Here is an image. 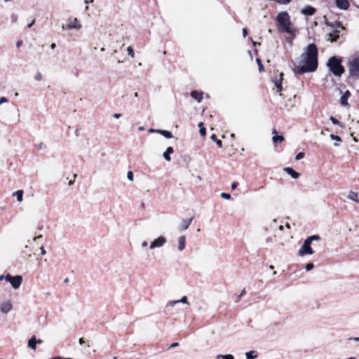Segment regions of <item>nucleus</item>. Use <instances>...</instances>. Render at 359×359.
Wrapping results in <instances>:
<instances>
[{
  "instance_id": "6e6552de",
  "label": "nucleus",
  "mask_w": 359,
  "mask_h": 359,
  "mask_svg": "<svg viewBox=\"0 0 359 359\" xmlns=\"http://www.w3.org/2000/svg\"><path fill=\"white\" fill-rule=\"evenodd\" d=\"M167 242L165 237L161 236L152 241L150 244V249H154L156 248H161Z\"/></svg>"
},
{
  "instance_id": "20e7f679",
  "label": "nucleus",
  "mask_w": 359,
  "mask_h": 359,
  "mask_svg": "<svg viewBox=\"0 0 359 359\" xmlns=\"http://www.w3.org/2000/svg\"><path fill=\"white\" fill-rule=\"evenodd\" d=\"M348 77L353 80L359 79V55H355L347 63Z\"/></svg>"
},
{
  "instance_id": "2f4dec72",
  "label": "nucleus",
  "mask_w": 359,
  "mask_h": 359,
  "mask_svg": "<svg viewBox=\"0 0 359 359\" xmlns=\"http://www.w3.org/2000/svg\"><path fill=\"white\" fill-rule=\"evenodd\" d=\"M198 126L200 128V130H199L200 134L202 136H205L206 135V130L203 127V123L202 122L199 123Z\"/></svg>"
},
{
  "instance_id": "c756f323",
  "label": "nucleus",
  "mask_w": 359,
  "mask_h": 359,
  "mask_svg": "<svg viewBox=\"0 0 359 359\" xmlns=\"http://www.w3.org/2000/svg\"><path fill=\"white\" fill-rule=\"evenodd\" d=\"M284 140V137L283 135H274L273 137V142L275 143H277V142H281Z\"/></svg>"
},
{
  "instance_id": "f03ea898",
  "label": "nucleus",
  "mask_w": 359,
  "mask_h": 359,
  "mask_svg": "<svg viewBox=\"0 0 359 359\" xmlns=\"http://www.w3.org/2000/svg\"><path fill=\"white\" fill-rule=\"evenodd\" d=\"M276 21L278 23V31L282 33L290 34L292 39L296 36V29L293 27L290 17L287 12L283 11L278 14Z\"/></svg>"
},
{
  "instance_id": "13d9d810",
  "label": "nucleus",
  "mask_w": 359,
  "mask_h": 359,
  "mask_svg": "<svg viewBox=\"0 0 359 359\" xmlns=\"http://www.w3.org/2000/svg\"><path fill=\"white\" fill-rule=\"evenodd\" d=\"M93 1H94V0H85L84 3L88 4L89 3H93Z\"/></svg>"
},
{
  "instance_id": "f3484780",
  "label": "nucleus",
  "mask_w": 359,
  "mask_h": 359,
  "mask_svg": "<svg viewBox=\"0 0 359 359\" xmlns=\"http://www.w3.org/2000/svg\"><path fill=\"white\" fill-rule=\"evenodd\" d=\"M12 309V304L10 302H6L1 304V311L4 313H8Z\"/></svg>"
},
{
  "instance_id": "37998d69",
  "label": "nucleus",
  "mask_w": 359,
  "mask_h": 359,
  "mask_svg": "<svg viewBox=\"0 0 359 359\" xmlns=\"http://www.w3.org/2000/svg\"><path fill=\"white\" fill-rule=\"evenodd\" d=\"M304 157V152H299L295 157L296 160H300Z\"/></svg>"
},
{
  "instance_id": "864d4df0",
  "label": "nucleus",
  "mask_w": 359,
  "mask_h": 359,
  "mask_svg": "<svg viewBox=\"0 0 359 359\" xmlns=\"http://www.w3.org/2000/svg\"><path fill=\"white\" fill-rule=\"evenodd\" d=\"M178 345H179V344L177 342H175L170 345V348H172L177 347Z\"/></svg>"
},
{
  "instance_id": "4be33fe9",
  "label": "nucleus",
  "mask_w": 359,
  "mask_h": 359,
  "mask_svg": "<svg viewBox=\"0 0 359 359\" xmlns=\"http://www.w3.org/2000/svg\"><path fill=\"white\" fill-rule=\"evenodd\" d=\"M180 302L183 303V304H188L187 297L186 296H184L180 300H175V301L170 302L169 304L170 306H174L175 305H176L177 304H178Z\"/></svg>"
},
{
  "instance_id": "473e14b6",
  "label": "nucleus",
  "mask_w": 359,
  "mask_h": 359,
  "mask_svg": "<svg viewBox=\"0 0 359 359\" xmlns=\"http://www.w3.org/2000/svg\"><path fill=\"white\" fill-rule=\"evenodd\" d=\"M256 62H257V63L258 65V67H259V71L260 72H264V65L262 63L261 59L260 58H257L256 59Z\"/></svg>"
},
{
  "instance_id": "e2e57ef3",
  "label": "nucleus",
  "mask_w": 359,
  "mask_h": 359,
  "mask_svg": "<svg viewBox=\"0 0 359 359\" xmlns=\"http://www.w3.org/2000/svg\"><path fill=\"white\" fill-rule=\"evenodd\" d=\"M42 238V236H41V235H40V236H36V237H34V241H36V240H38V239H39V238Z\"/></svg>"
},
{
  "instance_id": "0e129e2a",
  "label": "nucleus",
  "mask_w": 359,
  "mask_h": 359,
  "mask_svg": "<svg viewBox=\"0 0 359 359\" xmlns=\"http://www.w3.org/2000/svg\"><path fill=\"white\" fill-rule=\"evenodd\" d=\"M5 276L4 275H1L0 276V280H3L4 279H5Z\"/></svg>"
},
{
  "instance_id": "774afa93",
  "label": "nucleus",
  "mask_w": 359,
  "mask_h": 359,
  "mask_svg": "<svg viewBox=\"0 0 359 359\" xmlns=\"http://www.w3.org/2000/svg\"><path fill=\"white\" fill-rule=\"evenodd\" d=\"M41 343H42V340L41 339L36 340V344H41Z\"/></svg>"
},
{
  "instance_id": "412c9836",
  "label": "nucleus",
  "mask_w": 359,
  "mask_h": 359,
  "mask_svg": "<svg viewBox=\"0 0 359 359\" xmlns=\"http://www.w3.org/2000/svg\"><path fill=\"white\" fill-rule=\"evenodd\" d=\"M156 133L161 134L168 139H170L173 137L172 133L168 130L156 129Z\"/></svg>"
},
{
  "instance_id": "5701e85b",
  "label": "nucleus",
  "mask_w": 359,
  "mask_h": 359,
  "mask_svg": "<svg viewBox=\"0 0 359 359\" xmlns=\"http://www.w3.org/2000/svg\"><path fill=\"white\" fill-rule=\"evenodd\" d=\"M36 337L33 336L28 341V346L33 350H36Z\"/></svg>"
},
{
  "instance_id": "f704fd0d",
  "label": "nucleus",
  "mask_w": 359,
  "mask_h": 359,
  "mask_svg": "<svg viewBox=\"0 0 359 359\" xmlns=\"http://www.w3.org/2000/svg\"><path fill=\"white\" fill-rule=\"evenodd\" d=\"M314 268V265L313 263H309L305 266V269L306 271H309Z\"/></svg>"
},
{
  "instance_id": "4d7b16f0",
  "label": "nucleus",
  "mask_w": 359,
  "mask_h": 359,
  "mask_svg": "<svg viewBox=\"0 0 359 359\" xmlns=\"http://www.w3.org/2000/svg\"><path fill=\"white\" fill-rule=\"evenodd\" d=\"M147 245H148V243H147V241H143V242L142 243V248H145V247H147Z\"/></svg>"
},
{
  "instance_id": "dca6fc26",
  "label": "nucleus",
  "mask_w": 359,
  "mask_h": 359,
  "mask_svg": "<svg viewBox=\"0 0 359 359\" xmlns=\"http://www.w3.org/2000/svg\"><path fill=\"white\" fill-rule=\"evenodd\" d=\"M283 73H280L279 74V78H276L274 80H273V83H274V85L277 88V90L278 92H280L282 90H283V87H282V81H283Z\"/></svg>"
},
{
  "instance_id": "7c9ffc66",
  "label": "nucleus",
  "mask_w": 359,
  "mask_h": 359,
  "mask_svg": "<svg viewBox=\"0 0 359 359\" xmlns=\"http://www.w3.org/2000/svg\"><path fill=\"white\" fill-rule=\"evenodd\" d=\"M330 120L331 121V122L334 124V125H338L341 127H344V125L340 122L336 118H334V116H330Z\"/></svg>"
},
{
  "instance_id": "de8ad7c7",
  "label": "nucleus",
  "mask_w": 359,
  "mask_h": 359,
  "mask_svg": "<svg viewBox=\"0 0 359 359\" xmlns=\"http://www.w3.org/2000/svg\"><path fill=\"white\" fill-rule=\"evenodd\" d=\"M238 184L236 182H233L232 184H231V189H236L237 188V187H238Z\"/></svg>"
},
{
  "instance_id": "1a4fd4ad",
  "label": "nucleus",
  "mask_w": 359,
  "mask_h": 359,
  "mask_svg": "<svg viewBox=\"0 0 359 359\" xmlns=\"http://www.w3.org/2000/svg\"><path fill=\"white\" fill-rule=\"evenodd\" d=\"M325 24L327 26H329L332 28V29H341V30H345L346 28L342 25L341 22L340 21H334V22H329L327 20L325 21Z\"/></svg>"
},
{
  "instance_id": "49530a36",
  "label": "nucleus",
  "mask_w": 359,
  "mask_h": 359,
  "mask_svg": "<svg viewBox=\"0 0 359 359\" xmlns=\"http://www.w3.org/2000/svg\"><path fill=\"white\" fill-rule=\"evenodd\" d=\"M36 147L38 149H42L43 147H45L44 144L42 142L39 143Z\"/></svg>"
},
{
  "instance_id": "72a5a7b5",
  "label": "nucleus",
  "mask_w": 359,
  "mask_h": 359,
  "mask_svg": "<svg viewBox=\"0 0 359 359\" xmlns=\"http://www.w3.org/2000/svg\"><path fill=\"white\" fill-rule=\"evenodd\" d=\"M306 239L308 241H309L311 243H312L313 241H319L320 239V238L318 235H313V236H309Z\"/></svg>"
},
{
  "instance_id": "bb28decb",
  "label": "nucleus",
  "mask_w": 359,
  "mask_h": 359,
  "mask_svg": "<svg viewBox=\"0 0 359 359\" xmlns=\"http://www.w3.org/2000/svg\"><path fill=\"white\" fill-rule=\"evenodd\" d=\"M23 194L24 192L22 190H18L13 194V195L16 196L18 202H22L23 199Z\"/></svg>"
},
{
  "instance_id": "f257e3e1",
  "label": "nucleus",
  "mask_w": 359,
  "mask_h": 359,
  "mask_svg": "<svg viewBox=\"0 0 359 359\" xmlns=\"http://www.w3.org/2000/svg\"><path fill=\"white\" fill-rule=\"evenodd\" d=\"M318 50L316 45L313 43L309 44L301 55L299 65L293 69V72L296 74L315 72L318 65Z\"/></svg>"
},
{
  "instance_id": "a211bd4d",
  "label": "nucleus",
  "mask_w": 359,
  "mask_h": 359,
  "mask_svg": "<svg viewBox=\"0 0 359 359\" xmlns=\"http://www.w3.org/2000/svg\"><path fill=\"white\" fill-rule=\"evenodd\" d=\"M191 97L194 100H197L200 102L203 99V93H199L196 90H193L191 92Z\"/></svg>"
},
{
  "instance_id": "e433bc0d",
  "label": "nucleus",
  "mask_w": 359,
  "mask_h": 359,
  "mask_svg": "<svg viewBox=\"0 0 359 359\" xmlns=\"http://www.w3.org/2000/svg\"><path fill=\"white\" fill-rule=\"evenodd\" d=\"M133 172L131 171V170H129L127 173V178L128 180L130 181H133Z\"/></svg>"
},
{
  "instance_id": "9b49d317",
  "label": "nucleus",
  "mask_w": 359,
  "mask_h": 359,
  "mask_svg": "<svg viewBox=\"0 0 359 359\" xmlns=\"http://www.w3.org/2000/svg\"><path fill=\"white\" fill-rule=\"evenodd\" d=\"M22 282V277L21 276L17 275L13 277V278L11 281V284L14 289H18L20 287Z\"/></svg>"
},
{
  "instance_id": "39448f33",
  "label": "nucleus",
  "mask_w": 359,
  "mask_h": 359,
  "mask_svg": "<svg viewBox=\"0 0 359 359\" xmlns=\"http://www.w3.org/2000/svg\"><path fill=\"white\" fill-rule=\"evenodd\" d=\"M311 243L306 239L301 248L298 251V255L303 257L306 255H313L315 252L311 247Z\"/></svg>"
},
{
  "instance_id": "8fccbe9b",
  "label": "nucleus",
  "mask_w": 359,
  "mask_h": 359,
  "mask_svg": "<svg viewBox=\"0 0 359 359\" xmlns=\"http://www.w3.org/2000/svg\"><path fill=\"white\" fill-rule=\"evenodd\" d=\"M40 250H41V255H45L46 254V251L43 247H41Z\"/></svg>"
},
{
  "instance_id": "6ab92c4d",
  "label": "nucleus",
  "mask_w": 359,
  "mask_h": 359,
  "mask_svg": "<svg viewBox=\"0 0 359 359\" xmlns=\"http://www.w3.org/2000/svg\"><path fill=\"white\" fill-rule=\"evenodd\" d=\"M173 152H174V149H173V148H172V147H168L166 149L165 151L163 153V158H164L166 161H170V159H171V158H170V155L171 154H172Z\"/></svg>"
},
{
  "instance_id": "aec40b11",
  "label": "nucleus",
  "mask_w": 359,
  "mask_h": 359,
  "mask_svg": "<svg viewBox=\"0 0 359 359\" xmlns=\"http://www.w3.org/2000/svg\"><path fill=\"white\" fill-rule=\"evenodd\" d=\"M186 245V237L185 236H181L179 238V245L178 249L180 251H182L185 248Z\"/></svg>"
},
{
  "instance_id": "052dcab7",
  "label": "nucleus",
  "mask_w": 359,
  "mask_h": 359,
  "mask_svg": "<svg viewBox=\"0 0 359 359\" xmlns=\"http://www.w3.org/2000/svg\"><path fill=\"white\" fill-rule=\"evenodd\" d=\"M79 344H84V340H83V338L79 339Z\"/></svg>"
},
{
  "instance_id": "a878e982",
  "label": "nucleus",
  "mask_w": 359,
  "mask_h": 359,
  "mask_svg": "<svg viewBox=\"0 0 359 359\" xmlns=\"http://www.w3.org/2000/svg\"><path fill=\"white\" fill-rule=\"evenodd\" d=\"M246 359H255L257 358V354L255 351H250L245 353Z\"/></svg>"
},
{
  "instance_id": "ea45409f",
  "label": "nucleus",
  "mask_w": 359,
  "mask_h": 359,
  "mask_svg": "<svg viewBox=\"0 0 359 359\" xmlns=\"http://www.w3.org/2000/svg\"><path fill=\"white\" fill-rule=\"evenodd\" d=\"M280 4H288L292 0H275Z\"/></svg>"
},
{
  "instance_id": "3c124183",
  "label": "nucleus",
  "mask_w": 359,
  "mask_h": 359,
  "mask_svg": "<svg viewBox=\"0 0 359 359\" xmlns=\"http://www.w3.org/2000/svg\"><path fill=\"white\" fill-rule=\"evenodd\" d=\"M22 44V41L21 40H19L17 41L16 43V47L17 48H20Z\"/></svg>"
},
{
  "instance_id": "79ce46f5",
  "label": "nucleus",
  "mask_w": 359,
  "mask_h": 359,
  "mask_svg": "<svg viewBox=\"0 0 359 359\" xmlns=\"http://www.w3.org/2000/svg\"><path fill=\"white\" fill-rule=\"evenodd\" d=\"M18 15L16 14H12L11 16V19L12 22L15 23L18 21Z\"/></svg>"
},
{
  "instance_id": "7ed1b4c3",
  "label": "nucleus",
  "mask_w": 359,
  "mask_h": 359,
  "mask_svg": "<svg viewBox=\"0 0 359 359\" xmlns=\"http://www.w3.org/2000/svg\"><path fill=\"white\" fill-rule=\"evenodd\" d=\"M327 67L334 76L340 77L344 72L345 68L342 65V58L337 56H332L327 62Z\"/></svg>"
},
{
  "instance_id": "680f3d73",
  "label": "nucleus",
  "mask_w": 359,
  "mask_h": 359,
  "mask_svg": "<svg viewBox=\"0 0 359 359\" xmlns=\"http://www.w3.org/2000/svg\"><path fill=\"white\" fill-rule=\"evenodd\" d=\"M149 133H156V130L151 128V129L149 130Z\"/></svg>"
},
{
  "instance_id": "69168bd1",
  "label": "nucleus",
  "mask_w": 359,
  "mask_h": 359,
  "mask_svg": "<svg viewBox=\"0 0 359 359\" xmlns=\"http://www.w3.org/2000/svg\"><path fill=\"white\" fill-rule=\"evenodd\" d=\"M50 48L52 49H54L55 48V43H53L51 45H50Z\"/></svg>"
},
{
  "instance_id": "b1692460",
  "label": "nucleus",
  "mask_w": 359,
  "mask_h": 359,
  "mask_svg": "<svg viewBox=\"0 0 359 359\" xmlns=\"http://www.w3.org/2000/svg\"><path fill=\"white\" fill-rule=\"evenodd\" d=\"M330 137L331 140H334V141H336L334 143V147H338L339 146V143L341 142V138L338 136V135H335L334 134H331L330 135Z\"/></svg>"
},
{
  "instance_id": "423d86ee",
  "label": "nucleus",
  "mask_w": 359,
  "mask_h": 359,
  "mask_svg": "<svg viewBox=\"0 0 359 359\" xmlns=\"http://www.w3.org/2000/svg\"><path fill=\"white\" fill-rule=\"evenodd\" d=\"M344 30L341 29H332V32L327 35V41H329L331 43L336 42L340 36H344Z\"/></svg>"
},
{
  "instance_id": "c9c22d12",
  "label": "nucleus",
  "mask_w": 359,
  "mask_h": 359,
  "mask_svg": "<svg viewBox=\"0 0 359 359\" xmlns=\"http://www.w3.org/2000/svg\"><path fill=\"white\" fill-rule=\"evenodd\" d=\"M127 51H128V53L129 55H130L132 57H134V55H135L134 50L131 46H128L127 48Z\"/></svg>"
},
{
  "instance_id": "f8f14e48",
  "label": "nucleus",
  "mask_w": 359,
  "mask_h": 359,
  "mask_svg": "<svg viewBox=\"0 0 359 359\" xmlns=\"http://www.w3.org/2000/svg\"><path fill=\"white\" fill-rule=\"evenodd\" d=\"M316 10L311 6H305L301 11V13L306 15H313L316 13Z\"/></svg>"
},
{
  "instance_id": "9d476101",
  "label": "nucleus",
  "mask_w": 359,
  "mask_h": 359,
  "mask_svg": "<svg viewBox=\"0 0 359 359\" xmlns=\"http://www.w3.org/2000/svg\"><path fill=\"white\" fill-rule=\"evenodd\" d=\"M335 4L338 8L344 11L347 10L350 6L348 0H335Z\"/></svg>"
},
{
  "instance_id": "5fc2aeb1",
  "label": "nucleus",
  "mask_w": 359,
  "mask_h": 359,
  "mask_svg": "<svg viewBox=\"0 0 359 359\" xmlns=\"http://www.w3.org/2000/svg\"><path fill=\"white\" fill-rule=\"evenodd\" d=\"M348 339L359 342V337H350Z\"/></svg>"
},
{
  "instance_id": "4c0bfd02",
  "label": "nucleus",
  "mask_w": 359,
  "mask_h": 359,
  "mask_svg": "<svg viewBox=\"0 0 359 359\" xmlns=\"http://www.w3.org/2000/svg\"><path fill=\"white\" fill-rule=\"evenodd\" d=\"M34 79L38 81H41L42 80V74L40 72H37L34 75Z\"/></svg>"
},
{
  "instance_id": "6e6d98bb",
  "label": "nucleus",
  "mask_w": 359,
  "mask_h": 359,
  "mask_svg": "<svg viewBox=\"0 0 359 359\" xmlns=\"http://www.w3.org/2000/svg\"><path fill=\"white\" fill-rule=\"evenodd\" d=\"M35 23V19H34L29 24H28L27 27L29 28L32 27V26Z\"/></svg>"
},
{
  "instance_id": "393cba45",
  "label": "nucleus",
  "mask_w": 359,
  "mask_h": 359,
  "mask_svg": "<svg viewBox=\"0 0 359 359\" xmlns=\"http://www.w3.org/2000/svg\"><path fill=\"white\" fill-rule=\"evenodd\" d=\"M347 198L349 199V200H351L353 201H355L356 203H358V193L356 192H354V191H350L348 193V195L347 196Z\"/></svg>"
},
{
  "instance_id": "bf43d9fd",
  "label": "nucleus",
  "mask_w": 359,
  "mask_h": 359,
  "mask_svg": "<svg viewBox=\"0 0 359 359\" xmlns=\"http://www.w3.org/2000/svg\"><path fill=\"white\" fill-rule=\"evenodd\" d=\"M75 135L78 137L79 135V130L78 129H76L75 130Z\"/></svg>"
},
{
  "instance_id": "a18cd8bd",
  "label": "nucleus",
  "mask_w": 359,
  "mask_h": 359,
  "mask_svg": "<svg viewBox=\"0 0 359 359\" xmlns=\"http://www.w3.org/2000/svg\"><path fill=\"white\" fill-rule=\"evenodd\" d=\"M6 102H8V99H7L6 97H1L0 98V104H4V103H6Z\"/></svg>"
},
{
  "instance_id": "58836bf2",
  "label": "nucleus",
  "mask_w": 359,
  "mask_h": 359,
  "mask_svg": "<svg viewBox=\"0 0 359 359\" xmlns=\"http://www.w3.org/2000/svg\"><path fill=\"white\" fill-rule=\"evenodd\" d=\"M221 197L224 198V199L229 200V199L231 198V195L229 194L223 192V193L221 194Z\"/></svg>"
},
{
  "instance_id": "a19ab883",
  "label": "nucleus",
  "mask_w": 359,
  "mask_h": 359,
  "mask_svg": "<svg viewBox=\"0 0 359 359\" xmlns=\"http://www.w3.org/2000/svg\"><path fill=\"white\" fill-rule=\"evenodd\" d=\"M245 293H246V292H245V289L244 288V289H243V290H242V291H241V294L238 296L236 302H238V301H240L241 298L243 295H245Z\"/></svg>"
},
{
  "instance_id": "ddd939ff",
  "label": "nucleus",
  "mask_w": 359,
  "mask_h": 359,
  "mask_svg": "<svg viewBox=\"0 0 359 359\" xmlns=\"http://www.w3.org/2000/svg\"><path fill=\"white\" fill-rule=\"evenodd\" d=\"M193 220V218H189L183 219L179 226V229L181 231L186 230L190 226Z\"/></svg>"
},
{
  "instance_id": "338daca9",
  "label": "nucleus",
  "mask_w": 359,
  "mask_h": 359,
  "mask_svg": "<svg viewBox=\"0 0 359 359\" xmlns=\"http://www.w3.org/2000/svg\"><path fill=\"white\" fill-rule=\"evenodd\" d=\"M257 44H258V45H259V43H257V42H255V41H252V45H253L254 46H256Z\"/></svg>"
},
{
  "instance_id": "603ef678",
  "label": "nucleus",
  "mask_w": 359,
  "mask_h": 359,
  "mask_svg": "<svg viewBox=\"0 0 359 359\" xmlns=\"http://www.w3.org/2000/svg\"><path fill=\"white\" fill-rule=\"evenodd\" d=\"M113 116L115 118H119L121 116V114H118V113H115V114H113Z\"/></svg>"
},
{
  "instance_id": "0eeeda50",
  "label": "nucleus",
  "mask_w": 359,
  "mask_h": 359,
  "mask_svg": "<svg viewBox=\"0 0 359 359\" xmlns=\"http://www.w3.org/2000/svg\"><path fill=\"white\" fill-rule=\"evenodd\" d=\"M62 29H80L81 28V25L80 21L77 18H74L73 20H71L68 24L62 25Z\"/></svg>"
},
{
  "instance_id": "4468645a",
  "label": "nucleus",
  "mask_w": 359,
  "mask_h": 359,
  "mask_svg": "<svg viewBox=\"0 0 359 359\" xmlns=\"http://www.w3.org/2000/svg\"><path fill=\"white\" fill-rule=\"evenodd\" d=\"M283 170L290 175L293 179H297L299 177V173L296 172L293 168L290 167H285Z\"/></svg>"
},
{
  "instance_id": "09e8293b",
  "label": "nucleus",
  "mask_w": 359,
  "mask_h": 359,
  "mask_svg": "<svg viewBox=\"0 0 359 359\" xmlns=\"http://www.w3.org/2000/svg\"><path fill=\"white\" fill-rule=\"evenodd\" d=\"M243 37H246L248 35V29L246 28H243L242 29Z\"/></svg>"
},
{
  "instance_id": "2eb2a0df",
  "label": "nucleus",
  "mask_w": 359,
  "mask_h": 359,
  "mask_svg": "<svg viewBox=\"0 0 359 359\" xmlns=\"http://www.w3.org/2000/svg\"><path fill=\"white\" fill-rule=\"evenodd\" d=\"M351 96V93L349 90H346L344 93L340 97V103L342 106L348 105V99Z\"/></svg>"
},
{
  "instance_id": "cd10ccee",
  "label": "nucleus",
  "mask_w": 359,
  "mask_h": 359,
  "mask_svg": "<svg viewBox=\"0 0 359 359\" xmlns=\"http://www.w3.org/2000/svg\"><path fill=\"white\" fill-rule=\"evenodd\" d=\"M211 140L216 142L219 148H222V142L217 138L215 134H212L210 137Z\"/></svg>"
},
{
  "instance_id": "c85d7f7f",
  "label": "nucleus",
  "mask_w": 359,
  "mask_h": 359,
  "mask_svg": "<svg viewBox=\"0 0 359 359\" xmlns=\"http://www.w3.org/2000/svg\"><path fill=\"white\" fill-rule=\"evenodd\" d=\"M217 358L219 359V358H222V359H235L234 358V356L231 354H226V355H222V354H218L217 355Z\"/></svg>"
},
{
  "instance_id": "c03bdc74",
  "label": "nucleus",
  "mask_w": 359,
  "mask_h": 359,
  "mask_svg": "<svg viewBox=\"0 0 359 359\" xmlns=\"http://www.w3.org/2000/svg\"><path fill=\"white\" fill-rule=\"evenodd\" d=\"M14 276H12L11 274H7L5 276V280H6L8 282L11 283V280L13 278Z\"/></svg>"
}]
</instances>
